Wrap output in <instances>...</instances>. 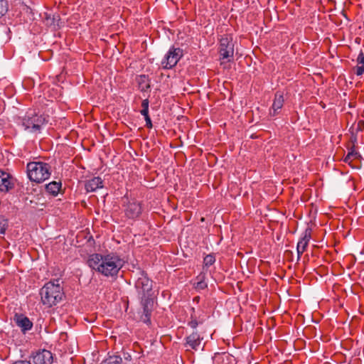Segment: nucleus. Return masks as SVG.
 I'll return each mask as SVG.
<instances>
[{
	"mask_svg": "<svg viewBox=\"0 0 364 364\" xmlns=\"http://www.w3.org/2000/svg\"><path fill=\"white\" fill-rule=\"evenodd\" d=\"M215 262V258L213 255H208L203 259V264L205 267H209Z\"/></svg>",
	"mask_w": 364,
	"mask_h": 364,
	"instance_id": "nucleus-22",
	"label": "nucleus"
},
{
	"mask_svg": "<svg viewBox=\"0 0 364 364\" xmlns=\"http://www.w3.org/2000/svg\"><path fill=\"white\" fill-rule=\"evenodd\" d=\"M139 89L141 92H147L151 87V80L148 75H140L136 77Z\"/></svg>",
	"mask_w": 364,
	"mask_h": 364,
	"instance_id": "nucleus-18",
	"label": "nucleus"
},
{
	"mask_svg": "<svg viewBox=\"0 0 364 364\" xmlns=\"http://www.w3.org/2000/svg\"><path fill=\"white\" fill-rule=\"evenodd\" d=\"M149 101L148 99H145L141 102V107L142 109L140 111V113L143 116L149 115Z\"/></svg>",
	"mask_w": 364,
	"mask_h": 364,
	"instance_id": "nucleus-23",
	"label": "nucleus"
},
{
	"mask_svg": "<svg viewBox=\"0 0 364 364\" xmlns=\"http://www.w3.org/2000/svg\"><path fill=\"white\" fill-rule=\"evenodd\" d=\"M123 211L124 216L129 220L138 219L142 213V203L135 198H123Z\"/></svg>",
	"mask_w": 364,
	"mask_h": 364,
	"instance_id": "nucleus-6",
	"label": "nucleus"
},
{
	"mask_svg": "<svg viewBox=\"0 0 364 364\" xmlns=\"http://www.w3.org/2000/svg\"><path fill=\"white\" fill-rule=\"evenodd\" d=\"M311 238V229L310 228H307L303 232L302 237L297 243L296 252L298 260L300 259L302 254L306 251Z\"/></svg>",
	"mask_w": 364,
	"mask_h": 364,
	"instance_id": "nucleus-10",
	"label": "nucleus"
},
{
	"mask_svg": "<svg viewBox=\"0 0 364 364\" xmlns=\"http://www.w3.org/2000/svg\"><path fill=\"white\" fill-rule=\"evenodd\" d=\"M124 263V260L116 252L105 255L95 253L87 260L90 268L107 277H116Z\"/></svg>",
	"mask_w": 364,
	"mask_h": 364,
	"instance_id": "nucleus-1",
	"label": "nucleus"
},
{
	"mask_svg": "<svg viewBox=\"0 0 364 364\" xmlns=\"http://www.w3.org/2000/svg\"><path fill=\"white\" fill-rule=\"evenodd\" d=\"M14 186L13 177L8 173L0 170V191L8 192Z\"/></svg>",
	"mask_w": 364,
	"mask_h": 364,
	"instance_id": "nucleus-13",
	"label": "nucleus"
},
{
	"mask_svg": "<svg viewBox=\"0 0 364 364\" xmlns=\"http://www.w3.org/2000/svg\"><path fill=\"white\" fill-rule=\"evenodd\" d=\"M107 364H122V359L119 355H113V356H110L107 360Z\"/></svg>",
	"mask_w": 364,
	"mask_h": 364,
	"instance_id": "nucleus-24",
	"label": "nucleus"
},
{
	"mask_svg": "<svg viewBox=\"0 0 364 364\" xmlns=\"http://www.w3.org/2000/svg\"><path fill=\"white\" fill-rule=\"evenodd\" d=\"M13 364H31V363L27 360H18Z\"/></svg>",
	"mask_w": 364,
	"mask_h": 364,
	"instance_id": "nucleus-30",
	"label": "nucleus"
},
{
	"mask_svg": "<svg viewBox=\"0 0 364 364\" xmlns=\"http://www.w3.org/2000/svg\"><path fill=\"white\" fill-rule=\"evenodd\" d=\"M85 186L87 192H94L103 187V181L99 176L93 177L86 181Z\"/></svg>",
	"mask_w": 364,
	"mask_h": 364,
	"instance_id": "nucleus-17",
	"label": "nucleus"
},
{
	"mask_svg": "<svg viewBox=\"0 0 364 364\" xmlns=\"http://www.w3.org/2000/svg\"><path fill=\"white\" fill-rule=\"evenodd\" d=\"M9 227V222L4 216H0V237L6 232Z\"/></svg>",
	"mask_w": 364,
	"mask_h": 364,
	"instance_id": "nucleus-20",
	"label": "nucleus"
},
{
	"mask_svg": "<svg viewBox=\"0 0 364 364\" xmlns=\"http://www.w3.org/2000/svg\"><path fill=\"white\" fill-rule=\"evenodd\" d=\"M183 55V51L180 48L172 46L169 48L161 61L164 69H171L175 67Z\"/></svg>",
	"mask_w": 364,
	"mask_h": 364,
	"instance_id": "nucleus-7",
	"label": "nucleus"
},
{
	"mask_svg": "<svg viewBox=\"0 0 364 364\" xmlns=\"http://www.w3.org/2000/svg\"><path fill=\"white\" fill-rule=\"evenodd\" d=\"M219 53L221 60L230 62L233 59L234 43L232 39L223 37L220 41Z\"/></svg>",
	"mask_w": 364,
	"mask_h": 364,
	"instance_id": "nucleus-8",
	"label": "nucleus"
},
{
	"mask_svg": "<svg viewBox=\"0 0 364 364\" xmlns=\"http://www.w3.org/2000/svg\"><path fill=\"white\" fill-rule=\"evenodd\" d=\"M26 172L30 181L40 183L49 178L51 167L43 161H31L27 164Z\"/></svg>",
	"mask_w": 364,
	"mask_h": 364,
	"instance_id": "nucleus-3",
	"label": "nucleus"
},
{
	"mask_svg": "<svg viewBox=\"0 0 364 364\" xmlns=\"http://www.w3.org/2000/svg\"><path fill=\"white\" fill-rule=\"evenodd\" d=\"M48 122V117L38 114L35 110H28L21 120L24 129L31 132H39L41 127Z\"/></svg>",
	"mask_w": 364,
	"mask_h": 364,
	"instance_id": "nucleus-4",
	"label": "nucleus"
},
{
	"mask_svg": "<svg viewBox=\"0 0 364 364\" xmlns=\"http://www.w3.org/2000/svg\"><path fill=\"white\" fill-rule=\"evenodd\" d=\"M144 117L146 122V127L149 129L152 128L153 124L149 115L144 116Z\"/></svg>",
	"mask_w": 364,
	"mask_h": 364,
	"instance_id": "nucleus-27",
	"label": "nucleus"
},
{
	"mask_svg": "<svg viewBox=\"0 0 364 364\" xmlns=\"http://www.w3.org/2000/svg\"><path fill=\"white\" fill-rule=\"evenodd\" d=\"M284 95L281 92H277L272 107L269 109V114L271 117H275L280 114L282 108L284 106Z\"/></svg>",
	"mask_w": 364,
	"mask_h": 364,
	"instance_id": "nucleus-11",
	"label": "nucleus"
},
{
	"mask_svg": "<svg viewBox=\"0 0 364 364\" xmlns=\"http://www.w3.org/2000/svg\"><path fill=\"white\" fill-rule=\"evenodd\" d=\"M62 188L60 181H52L46 186V191L53 196H56L60 193Z\"/></svg>",
	"mask_w": 364,
	"mask_h": 364,
	"instance_id": "nucleus-19",
	"label": "nucleus"
},
{
	"mask_svg": "<svg viewBox=\"0 0 364 364\" xmlns=\"http://www.w3.org/2000/svg\"><path fill=\"white\" fill-rule=\"evenodd\" d=\"M8 11V3L6 0H0V18Z\"/></svg>",
	"mask_w": 364,
	"mask_h": 364,
	"instance_id": "nucleus-25",
	"label": "nucleus"
},
{
	"mask_svg": "<svg viewBox=\"0 0 364 364\" xmlns=\"http://www.w3.org/2000/svg\"><path fill=\"white\" fill-rule=\"evenodd\" d=\"M358 64L364 65V53L362 50L360 51L357 60H356Z\"/></svg>",
	"mask_w": 364,
	"mask_h": 364,
	"instance_id": "nucleus-26",
	"label": "nucleus"
},
{
	"mask_svg": "<svg viewBox=\"0 0 364 364\" xmlns=\"http://www.w3.org/2000/svg\"><path fill=\"white\" fill-rule=\"evenodd\" d=\"M205 276L203 274H200L198 276L197 279L198 282L196 284V289L198 290H203L207 288L208 284L204 281Z\"/></svg>",
	"mask_w": 364,
	"mask_h": 364,
	"instance_id": "nucleus-21",
	"label": "nucleus"
},
{
	"mask_svg": "<svg viewBox=\"0 0 364 364\" xmlns=\"http://www.w3.org/2000/svg\"><path fill=\"white\" fill-rule=\"evenodd\" d=\"M188 325L193 329H196L198 326V322L197 321L196 319H192L188 323Z\"/></svg>",
	"mask_w": 364,
	"mask_h": 364,
	"instance_id": "nucleus-29",
	"label": "nucleus"
},
{
	"mask_svg": "<svg viewBox=\"0 0 364 364\" xmlns=\"http://www.w3.org/2000/svg\"><path fill=\"white\" fill-rule=\"evenodd\" d=\"M32 360L34 364H52L53 360V354L47 350L38 351L33 355Z\"/></svg>",
	"mask_w": 364,
	"mask_h": 364,
	"instance_id": "nucleus-12",
	"label": "nucleus"
},
{
	"mask_svg": "<svg viewBox=\"0 0 364 364\" xmlns=\"http://www.w3.org/2000/svg\"><path fill=\"white\" fill-rule=\"evenodd\" d=\"M360 158V155L358 151H355L354 147L350 149V151L348 153L344 159V161L348 164L353 168H358L359 166L358 162Z\"/></svg>",
	"mask_w": 364,
	"mask_h": 364,
	"instance_id": "nucleus-16",
	"label": "nucleus"
},
{
	"mask_svg": "<svg viewBox=\"0 0 364 364\" xmlns=\"http://www.w3.org/2000/svg\"><path fill=\"white\" fill-rule=\"evenodd\" d=\"M137 279L135 282L134 287L140 296L141 300L143 298H151V292L153 287V282L148 277L146 272L139 268L136 272Z\"/></svg>",
	"mask_w": 364,
	"mask_h": 364,
	"instance_id": "nucleus-5",
	"label": "nucleus"
},
{
	"mask_svg": "<svg viewBox=\"0 0 364 364\" xmlns=\"http://www.w3.org/2000/svg\"><path fill=\"white\" fill-rule=\"evenodd\" d=\"M203 339V338L200 336L197 331H193L191 334L186 337L184 346L186 348L197 350L199 349Z\"/></svg>",
	"mask_w": 364,
	"mask_h": 364,
	"instance_id": "nucleus-14",
	"label": "nucleus"
},
{
	"mask_svg": "<svg viewBox=\"0 0 364 364\" xmlns=\"http://www.w3.org/2000/svg\"><path fill=\"white\" fill-rule=\"evenodd\" d=\"M154 301L152 298H143L141 300V304L143 308V312L141 315V321L148 326L151 324V316L152 312Z\"/></svg>",
	"mask_w": 364,
	"mask_h": 364,
	"instance_id": "nucleus-9",
	"label": "nucleus"
},
{
	"mask_svg": "<svg viewBox=\"0 0 364 364\" xmlns=\"http://www.w3.org/2000/svg\"><path fill=\"white\" fill-rule=\"evenodd\" d=\"M40 294L43 304L51 307L59 303L64 294L59 280L46 283L41 289Z\"/></svg>",
	"mask_w": 364,
	"mask_h": 364,
	"instance_id": "nucleus-2",
	"label": "nucleus"
},
{
	"mask_svg": "<svg viewBox=\"0 0 364 364\" xmlns=\"http://www.w3.org/2000/svg\"><path fill=\"white\" fill-rule=\"evenodd\" d=\"M355 73L357 75H362L364 74V65L357 66Z\"/></svg>",
	"mask_w": 364,
	"mask_h": 364,
	"instance_id": "nucleus-28",
	"label": "nucleus"
},
{
	"mask_svg": "<svg viewBox=\"0 0 364 364\" xmlns=\"http://www.w3.org/2000/svg\"><path fill=\"white\" fill-rule=\"evenodd\" d=\"M14 320L16 325L21 328L23 333L30 331L33 327L32 321L23 314H16Z\"/></svg>",
	"mask_w": 364,
	"mask_h": 364,
	"instance_id": "nucleus-15",
	"label": "nucleus"
}]
</instances>
